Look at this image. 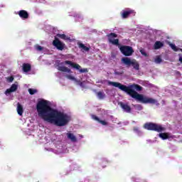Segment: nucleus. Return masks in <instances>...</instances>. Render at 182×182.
I'll return each instance as SVG.
<instances>
[{"instance_id": "1", "label": "nucleus", "mask_w": 182, "mask_h": 182, "mask_svg": "<svg viewBox=\"0 0 182 182\" xmlns=\"http://www.w3.org/2000/svg\"><path fill=\"white\" fill-rule=\"evenodd\" d=\"M37 113L44 122L63 127L70 122V117L60 111L53 109L48 105V101L42 100L36 105Z\"/></svg>"}, {"instance_id": "27", "label": "nucleus", "mask_w": 182, "mask_h": 182, "mask_svg": "<svg viewBox=\"0 0 182 182\" xmlns=\"http://www.w3.org/2000/svg\"><path fill=\"white\" fill-rule=\"evenodd\" d=\"M66 78L70 79V80H75V77L72 76L71 75H67Z\"/></svg>"}, {"instance_id": "5", "label": "nucleus", "mask_w": 182, "mask_h": 182, "mask_svg": "<svg viewBox=\"0 0 182 182\" xmlns=\"http://www.w3.org/2000/svg\"><path fill=\"white\" fill-rule=\"evenodd\" d=\"M122 62L124 63V65H126V66H133L134 69L135 70H139L140 69V65L136 60H131L130 58L125 57L122 58Z\"/></svg>"}, {"instance_id": "22", "label": "nucleus", "mask_w": 182, "mask_h": 182, "mask_svg": "<svg viewBox=\"0 0 182 182\" xmlns=\"http://www.w3.org/2000/svg\"><path fill=\"white\" fill-rule=\"evenodd\" d=\"M97 97H98L99 99L102 100V99H105L106 95L104 94L103 92H98L97 93Z\"/></svg>"}, {"instance_id": "10", "label": "nucleus", "mask_w": 182, "mask_h": 182, "mask_svg": "<svg viewBox=\"0 0 182 182\" xmlns=\"http://www.w3.org/2000/svg\"><path fill=\"white\" fill-rule=\"evenodd\" d=\"M159 137L162 139V140H167V139H174V136L171 135V134L168 132L159 134Z\"/></svg>"}, {"instance_id": "6", "label": "nucleus", "mask_w": 182, "mask_h": 182, "mask_svg": "<svg viewBox=\"0 0 182 182\" xmlns=\"http://www.w3.org/2000/svg\"><path fill=\"white\" fill-rule=\"evenodd\" d=\"M65 64L70 65L71 68L77 69V70H79L80 73H87V72H89V70H87V68H82V67L79 64L75 63L70 60H65Z\"/></svg>"}, {"instance_id": "29", "label": "nucleus", "mask_w": 182, "mask_h": 182, "mask_svg": "<svg viewBox=\"0 0 182 182\" xmlns=\"http://www.w3.org/2000/svg\"><path fill=\"white\" fill-rule=\"evenodd\" d=\"M140 53H141V55H143L144 56H147V53L144 52V50H140Z\"/></svg>"}, {"instance_id": "15", "label": "nucleus", "mask_w": 182, "mask_h": 182, "mask_svg": "<svg viewBox=\"0 0 182 182\" xmlns=\"http://www.w3.org/2000/svg\"><path fill=\"white\" fill-rule=\"evenodd\" d=\"M66 136L69 140L73 141V143H76V141H77V139L73 133L68 132L66 134Z\"/></svg>"}, {"instance_id": "7", "label": "nucleus", "mask_w": 182, "mask_h": 182, "mask_svg": "<svg viewBox=\"0 0 182 182\" xmlns=\"http://www.w3.org/2000/svg\"><path fill=\"white\" fill-rule=\"evenodd\" d=\"M53 45L58 49V50H63L65 49V43H63L62 41H59V38L58 37H55Z\"/></svg>"}, {"instance_id": "23", "label": "nucleus", "mask_w": 182, "mask_h": 182, "mask_svg": "<svg viewBox=\"0 0 182 182\" xmlns=\"http://www.w3.org/2000/svg\"><path fill=\"white\" fill-rule=\"evenodd\" d=\"M114 74H115L117 76H122V75L124 74V71L123 70H121L118 71L117 70H114Z\"/></svg>"}, {"instance_id": "30", "label": "nucleus", "mask_w": 182, "mask_h": 182, "mask_svg": "<svg viewBox=\"0 0 182 182\" xmlns=\"http://www.w3.org/2000/svg\"><path fill=\"white\" fill-rule=\"evenodd\" d=\"M8 82H14V77L13 76L9 77L8 78Z\"/></svg>"}, {"instance_id": "31", "label": "nucleus", "mask_w": 182, "mask_h": 182, "mask_svg": "<svg viewBox=\"0 0 182 182\" xmlns=\"http://www.w3.org/2000/svg\"><path fill=\"white\" fill-rule=\"evenodd\" d=\"M134 132H139V128L135 127V128H134Z\"/></svg>"}, {"instance_id": "26", "label": "nucleus", "mask_w": 182, "mask_h": 182, "mask_svg": "<svg viewBox=\"0 0 182 182\" xmlns=\"http://www.w3.org/2000/svg\"><path fill=\"white\" fill-rule=\"evenodd\" d=\"M36 49L37 50L42 51V50H43V47H42V46H41L39 45H37V46H36Z\"/></svg>"}, {"instance_id": "14", "label": "nucleus", "mask_w": 182, "mask_h": 182, "mask_svg": "<svg viewBox=\"0 0 182 182\" xmlns=\"http://www.w3.org/2000/svg\"><path fill=\"white\" fill-rule=\"evenodd\" d=\"M77 46L79 49H81L82 52H89L90 50V47H87L85 44L80 42L77 43Z\"/></svg>"}, {"instance_id": "13", "label": "nucleus", "mask_w": 182, "mask_h": 182, "mask_svg": "<svg viewBox=\"0 0 182 182\" xmlns=\"http://www.w3.org/2000/svg\"><path fill=\"white\" fill-rule=\"evenodd\" d=\"M91 117L93 119V120H96V122H98V123L102 124V126H107V122L105 120H101L99 117H97V116L92 114Z\"/></svg>"}, {"instance_id": "8", "label": "nucleus", "mask_w": 182, "mask_h": 182, "mask_svg": "<svg viewBox=\"0 0 182 182\" xmlns=\"http://www.w3.org/2000/svg\"><path fill=\"white\" fill-rule=\"evenodd\" d=\"M132 14H134V11H133L130 9H128L127 10L123 11L121 14V16L123 19H126L129 16H130V15H132Z\"/></svg>"}, {"instance_id": "21", "label": "nucleus", "mask_w": 182, "mask_h": 182, "mask_svg": "<svg viewBox=\"0 0 182 182\" xmlns=\"http://www.w3.org/2000/svg\"><path fill=\"white\" fill-rule=\"evenodd\" d=\"M168 45L169 46H171V49L173 50H174V52H178V50H180V49H182V48H177V46H176V44H173L171 43H168Z\"/></svg>"}, {"instance_id": "9", "label": "nucleus", "mask_w": 182, "mask_h": 182, "mask_svg": "<svg viewBox=\"0 0 182 182\" xmlns=\"http://www.w3.org/2000/svg\"><path fill=\"white\" fill-rule=\"evenodd\" d=\"M120 107L124 110V112H126V113H131L132 112V107L130 105L127 104H124L123 102H119Z\"/></svg>"}, {"instance_id": "3", "label": "nucleus", "mask_w": 182, "mask_h": 182, "mask_svg": "<svg viewBox=\"0 0 182 182\" xmlns=\"http://www.w3.org/2000/svg\"><path fill=\"white\" fill-rule=\"evenodd\" d=\"M108 38V42L114 45V46H118L119 48V50L124 56H132L133 53H134V50H133V47L129 46H120L119 43V39H114V38H117V34L114 33H110L107 35Z\"/></svg>"}, {"instance_id": "4", "label": "nucleus", "mask_w": 182, "mask_h": 182, "mask_svg": "<svg viewBox=\"0 0 182 182\" xmlns=\"http://www.w3.org/2000/svg\"><path fill=\"white\" fill-rule=\"evenodd\" d=\"M144 129L146 130H151L152 132H157L158 133H160L161 132H166V127H162L160 124H157L152 122H148L144 124Z\"/></svg>"}, {"instance_id": "18", "label": "nucleus", "mask_w": 182, "mask_h": 182, "mask_svg": "<svg viewBox=\"0 0 182 182\" xmlns=\"http://www.w3.org/2000/svg\"><path fill=\"white\" fill-rule=\"evenodd\" d=\"M17 112L19 116H22V114H23V107H22L19 102L17 104Z\"/></svg>"}, {"instance_id": "16", "label": "nucleus", "mask_w": 182, "mask_h": 182, "mask_svg": "<svg viewBox=\"0 0 182 182\" xmlns=\"http://www.w3.org/2000/svg\"><path fill=\"white\" fill-rule=\"evenodd\" d=\"M32 69V66L29 63H23V71L25 72V73H28V72H31Z\"/></svg>"}, {"instance_id": "12", "label": "nucleus", "mask_w": 182, "mask_h": 182, "mask_svg": "<svg viewBox=\"0 0 182 182\" xmlns=\"http://www.w3.org/2000/svg\"><path fill=\"white\" fill-rule=\"evenodd\" d=\"M18 16L22 19H28L29 18V14L25 10H21L18 11Z\"/></svg>"}, {"instance_id": "2", "label": "nucleus", "mask_w": 182, "mask_h": 182, "mask_svg": "<svg viewBox=\"0 0 182 182\" xmlns=\"http://www.w3.org/2000/svg\"><path fill=\"white\" fill-rule=\"evenodd\" d=\"M108 84L114 86V87H118V89H120V90H122V92H125V93L129 95V96H131L132 99H136V100H139V102H141V103H144L145 105L147 103L149 105H156V103H157V100L155 99L144 97L143 95H140L136 92V90L138 92L143 90V87L137 84H133L129 86H127L122 85L120 82L112 81H109Z\"/></svg>"}, {"instance_id": "25", "label": "nucleus", "mask_w": 182, "mask_h": 182, "mask_svg": "<svg viewBox=\"0 0 182 182\" xmlns=\"http://www.w3.org/2000/svg\"><path fill=\"white\" fill-rule=\"evenodd\" d=\"M163 62V60L160 56H157L155 59V63H161Z\"/></svg>"}, {"instance_id": "28", "label": "nucleus", "mask_w": 182, "mask_h": 182, "mask_svg": "<svg viewBox=\"0 0 182 182\" xmlns=\"http://www.w3.org/2000/svg\"><path fill=\"white\" fill-rule=\"evenodd\" d=\"M180 51L182 52V49H180ZM179 59L178 60L182 63V54H178Z\"/></svg>"}, {"instance_id": "17", "label": "nucleus", "mask_w": 182, "mask_h": 182, "mask_svg": "<svg viewBox=\"0 0 182 182\" xmlns=\"http://www.w3.org/2000/svg\"><path fill=\"white\" fill-rule=\"evenodd\" d=\"M58 70L60 72H65V73H70L72 72L70 68H68V67L65 66H58Z\"/></svg>"}, {"instance_id": "20", "label": "nucleus", "mask_w": 182, "mask_h": 182, "mask_svg": "<svg viewBox=\"0 0 182 182\" xmlns=\"http://www.w3.org/2000/svg\"><path fill=\"white\" fill-rule=\"evenodd\" d=\"M164 46V43H161V41H156L154 46V49H160Z\"/></svg>"}, {"instance_id": "19", "label": "nucleus", "mask_w": 182, "mask_h": 182, "mask_svg": "<svg viewBox=\"0 0 182 182\" xmlns=\"http://www.w3.org/2000/svg\"><path fill=\"white\" fill-rule=\"evenodd\" d=\"M57 38H60V39H63V41H70V37L66 36L65 34H59L56 35Z\"/></svg>"}, {"instance_id": "32", "label": "nucleus", "mask_w": 182, "mask_h": 182, "mask_svg": "<svg viewBox=\"0 0 182 182\" xmlns=\"http://www.w3.org/2000/svg\"><path fill=\"white\" fill-rule=\"evenodd\" d=\"M176 73H177L178 75H180V72H178V71H177Z\"/></svg>"}, {"instance_id": "11", "label": "nucleus", "mask_w": 182, "mask_h": 182, "mask_svg": "<svg viewBox=\"0 0 182 182\" xmlns=\"http://www.w3.org/2000/svg\"><path fill=\"white\" fill-rule=\"evenodd\" d=\"M18 90V85L13 84L10 88L7 89L5 92V95H10L13 92H16Z\"/></svg>"}, {"instance_id": "24", "label": "nucleus", "mask_w": 182, "mask_h": 182, "mask_svg": "<svg viewBox=\"0 0 182 182\" xmlns=\"http://www.w3.org/2000/svg\"><path fill=\"white\" fill-rule=\"evenodd\" d=\"M28 93H30L31 95H35V93H38V90L29 88Z\"/></svg>"}]
</instances>
